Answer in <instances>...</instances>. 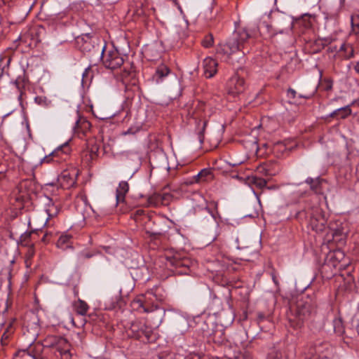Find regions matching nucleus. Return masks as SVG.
Segmentation results:
<instances>
[{"instance_id":"obj_1","label":"nucleus","mask_w":359,"mask_h":359,"mask_svg":"<svg viewBox=\"0 0 359 359\" xmlns=\"http://www.w3.org/2000/svg\"><path fill=\"white\" fill-rule=\"evenodd\" d=\"M165 311H158L156 313L155 321L150 326H147L142 320H135L130 323L129 328L126 330L127 334L130 337L137 339L149 340L152 329L157 328L163 321V316Z\"/></svg>"},{"instance_id":"obj_2","label":"nucleus","mask_w":359,"mask_h":359,"mask_svg":"<svg viewBox=\"0 0 359 359\" xmlns=\"http://www.w3.org/2000/svg\"><path fill=\"white\" fill-rule=\"evenodd\" d=\"M249 37L250 35L245 29L238 30L234 32L226 43L221 44L218 51L224 55H231L241 50L242 46Z\"/></svg>"},{"instance_id":"obj_3","label":"nucleus","mask_w":359,"mask_h":359,"mask_svg":"<svg viewBox=\"0 0 359 359\" xmlns=\"http://www.w3.org/2000/svg\"><path fill=\"white\" fill-rule=\"evenodd\" d=\"M125 55H122L117 49L114 48H103L101 58L104 66L110 69L121 67L124 63Z\"/></svg>"},{"instance_id":"obj_4","label":"nucleus","mask_w":359,"mask_h":359,"mask_svg":"<svg viewBox=\"0 0 359 359\" xmlns=\"http://www.w3.org/2000/svg\"><path fill=\"white\" fill-rule=\"evenodd\" d=\"M206 109L207 107L204 103H199L192 114L193 118L197 121L196 124L198 130V139L201 143L203 141V133L208 123V120L206 118L208 112L206 111Z\"/></svg>"},{"instance_id":"obj_5","label":"nucleus","mask_w":359,"mask_h":359,"mask_svg":"<svg viewBox=\"0 0 359 359\" xmlns=\"http://www.w3.org/2000/svg\"><path fill=\"white\" fill-rule=\"evenodd\" d=\"M70 151L71 149L69 143L67 142H65L62 145L57 147L49 155L46 156L41 162L49 163L51 161L60 163L61 161H66L70 154Z\"/></svg>"},{"instance_id":"obj_6","label":"nucleus","mask_w":359,"mask_h":359,"mask_svg":"<svg viewBox=\"0 0 359 359\" xmlns=\"http://www.w3.org/2000/svg\"><path fill=\"white\" fill-rule=\"evenodd\" d=\"M78 175L79 170L72 167L63 170L58 176L57 180L63 188L69 189L76 184Z\"/></svg>"},{"instance_id":"obj_7","label":"nucleus","mask_w":359,"mask_h":359,"mask_svg":"<svg viewBox=\"0 0 359 359\" xmlns=\"http://www.w3.org/2000/svg\"><path fill=\"white\" fill-rule=\"evenodd\" d=\"M146 298L144 295L138 296L132 301L130 304L131 308L133 310L140 313H154V316L156 318L157 311L162 310L159 309L156 306H147Z\"/></svg>"},{"instance_id":"obj_8","label":"nucleus","mask_w":359,"mask_h":359,"mask_svg":"<svg viewBox=\"0 0 359 359\" xmlns=\"http://www.w3.org/2000/svg\"><path fill=\"white\" fill-rule=\"evenodd\" d=\"M226 88L228 93L233 95H236L245 90V81L237 74L233 75L227 82Z\"/></svg>"},{"instance_id":"obj_9","label":"nucleus","mask_w":359,"mask_h":359,"mask_svg":"<svg viewBox=\"0 0 359 359\" xmlns=\"http://www.w3.org/2000/svg\"><path fill=\"white\" fill-rule=\"evenodd\" d=\"M313 306L310 300L300 299L297 304L296 315L299 320L303 321L306 320L311 313Z\"/></svg>"},{"instance_id":"obj_10","label":"nucleus","mask_w":359,"mask_h":359,"mask_svg":"<svg viewBox=\"0 0 359 359\" xmlns=\"http://www.w3.org/2000/svg\"><path fill=\"white\" fill-rule=\"evenodd\" d=\"M344 253L341 250L330 252L327 256L326 264L334 268L340 269L342 266L340 263L344 259Z\"/></svg>"},{"instance_id":"obj_11","label":"nucleus","mask_w":359,"mask_h":359,"mask_svg":"<svg viewBox=\"0 0 359 359\" xmlns=\"http://www.w3.org/2000/svg\"><path fill=\"white\" fill-rule=\"evenodd\" d=\"M203 66L206 78H212L217 73V62L212 57L204 59Z\"/></svg>"},{"instance_id":"obj_12","label":"nucleus","mask_w":359,"mask_h":359,"mask_svg":"<svg viewBox=\"0 0 359 359\" xmlns=\"http://www.w3.org/2000/svg\"><path fill=\"white\" fill-rule=\"evenodd\" d=\"M129 190V185L127 182L122 181L119 183L116 189V198L117 203L123 202L125 200L126 194Z\"/></svg>"},{"instance_id":"obj_13","label":"nucleus","mask_w":359,"mask_h":359,"mask_svg":"<svg viewBox=\"0 0 359 359\" xmlns=\"http://www.w3.org/2000/svg\"><path fill=\"white\" fill-rule=\"evenodd\" d=\"M169 74L170 69L166 65L161 64L156 68L155 74L153 76V79L156 83H160Z\"/></svg>"},{"instance_id":"obj_14","label":"nucleus","mask_w":359,"mask_h":359,"mask_svg":"<svg viewBox=\"0 0 359 359\" xmlns=\"http://www.w3.org/2000/svg\"><path fill=\"white\" fill-rule=\"evenodd\" d=\"M247 183L250 186L253 185L257 188L262 189L266 186L267 182L266 180L256 176H250L247 178Z\"/></svg>"},{"instance_id":"obj_15","label":"nucleus","mask_w":359,"mask_h":359,"mask_svg":"<svg viewBox=\"0 0 359 359\" xmlns=\"http://www.w3.org/2000/svg\"><path fill=\"white\" fill-rule=\"evenodd\" d=\"M71 241H72V236L69 234H62L60 236L57 243V246L59 248H61L62 250H65L68 248L71 247Z\"/></svg>"},{"instance_id":"obj_16","label":"nucleus","mask_w":359,"mask_h":359,"mask_svg":"<svg viewBox=\"0 0 359 359\" xmlns=\"http://www.w3.org/2000/svg\"><path fill=\"white\" fill-rule=\"evenodd\" d=\"M325 219L321 218L319 221L315 217H311L310 220V226L313 230L316 232L323 231L325 229Z\"/></svg>"},{"instance_id":"obj_17","label":"nucleus","mask_w":359,"mask_h":359,"mask_svg":"<svg viewBox=\"0 0 359 359\" xmlns=\"http://www.w3.org/2000/svg\"><path fill=\"white\" fill-rule=\"evenodd\" d=\"M355 101H353L350 104H347L344 107L338 108V118L344 119L346 118L348 116H350L352 113L351 106H353L355 104Z\"/></svg>"},{"instance_id":"obj_18","label":"nucleus","mask_w":359,"mask_h":359,"mask_svg":"<svg viewBox=\"0 0 359 359\" xmlns=\"http://www.w3.org/2000/svg\"><path fill=\"white\" fill-rule=\"evenodd\" d=\"M339 50L344 52L343 56L346 59L352 57L354 55L353 47L350 43H343L339 48Z\"/></svg>"},{"instance_id":"obj_19","label":"nucleus","mask_w":359,"mask_h":359,"mask_svg":"<svg viewBox=\"0 0 359 359\" xmlns=\"http://www.w3.org/2000/svg\"><path fill=\"white\" fill-rule=\"evenodd\" d=\"M175 328L179 332L182 334L187 332L189 328V323L187 319L184 318H180L177 319L175 323Z\"/></svg>"},{"instance_id":"obj_20","label":"nucleus","mask_w":359,"mask_h":359,"mask_svg":"<svg viewBox=\"0 0 359 359\" xmlns=\"http://www.w3.org/2000/svg\"><path fill=\"white\" fill-rule=\"evenodd\" d=\"M74 307L77 313L81 316H85L88 310V304L81 299L74 303Z\"/></svg>"},{"instance_id":"obj_21","label":"nucleus","mask_w":359,"mask_h":359,"mask_svg":"<svg viewBox=\"0 0 359 359\" xmlns=\"http://www.w3.org/2000/svg\"><path fill=\"white\" fill-rule=\"evenodd\" d=\"M46 212L48 215V218H51L56 216L59 212V209L57 205L52 203V201L49 200L48 208L46 209Z\"/></svg>"},{"instance_id":"obj_22","label":"nucleus","mask_w":359,"mask_h":359,"mask_svg":"<svg viewBox=\"0 0 359 359\" xmlns=\"http://www.w3.org/2000/svg\"><path fill=\"white\" fill-rule=\"evenodd\" d=\"M352 32L359 35V15H353L351 18Z\"/></svg>"},{"instance_id":"obj_23","label":"nucleus","mask_w":359,"mask_h":359,"mask_svg":"<svg viewBox=\"0 0 359 359\" xmlns=\"http://www.w3.org/2000/svg\"><path fill=\"white\" fill-rule=\"evenodd\" d=\"M50 345L60 348L61 346L67 345V341L62 337H53V341Z\"/></svg>"},{"instance_id":"obj_24","label":"nucleus","mask_w":359,"mask_h":359,"mask_svg":"<svg viewBox=\"0 0 359 359\" xmlns=\"http://www.w3.org/2000/svg\"><path fill=\"white\" fill-rule=\"evenodd\" d=\"M306 182L311 185V189L313 191H317L318 187L320 184L319 178L313 179L311 177H308L306 180Z\"/></svg>"},{"instance_id":"obj_25","label":"nucleus","mask_w":359,"mask_h":359,"mask_svg":"<svg viewBox=\"0 0 359 359\" xmlns=\"http://www.w3.org/2000/svg\"><path fill=\"white\" fill-rule=\"evenodd\" d=\"M214 40L212 34L206 35L204 39L202 40V46L205 48L211 47L213 44Z\"/></svg>"},{"instance_id":"obj_26","label":"nucleus","mask_w":359,"mask_h":359,"mask_svg":"<svg viewBox=\"0 0 359 359\" xmlns=\"http://www.w3.org/2000/svg\"><path fill=\"white\" fill-rule=\"evenodd\" d=\"M34 252H35L34 248L30 246L27 250L25 257V264L27 267L31 264V259L33 257Z\"/></svg>"},{"instance_id":"obj_27","label":"nucleus","mask_w":359,"mask_h":359,"mask_svg":"<svg viewBox=\"0 0 359 359\" xmlns=\"http://www.w3.org/2000/svg\"><path fill=\"white\" fill-rule=\"evenodd\" d=\"M189 261L188 259H175L172 264L176 267V268H180V267H185V268H188L189 267Z\"/></svg>"},{"instance_id":"obj_28","label":"nucleus","mask_w":359,"mask_h":359,"mask_svg":"<svg viewBox=\"0 0 359 359\" xmlns=\"http://www.w3.org/2000/svg\"><path fill=\"white\" fill-rule=\"evenodd\" d=\"M98 152V147L96 145L92 146L89 151L90 159L93 160L97 156Z\"/></svg>"},{"instance_id":"obj_29","label":"nucleus","mask_w":359,"mask_h":359,"mask_svg":"<svg viewBox=\"0 0 359 359\" xmlns=\"http://www.w3.org/2000/svg\"><path fill=\"white\" fill-rule=\"evenodd\" d=\"M93 254L88 252H81L78 255L79 259H88L93 257Z\"/></svg>"},{"instance_id":"obj_30","label":"nucleus","mask_w":359,"mask_h":359,"mask_svg":"<svg viewBox=\"0 0 359 359\" xmlns=\"http://www.w3.org/2000/svg\"><path fill=\"white\" fill-rule=\"evenodd\" d=\"M203 179V176L200 175V172L193 177V179L190 180L189 182H187V183L189 184H191L194 182H198L201 180Z\"/></svg>"},{"instance_id":"obj_31","label":"nucleus","mask_w":359,"mask_h":359,"mask_svg":"<svg viewBox=\"0 0 359 359\" xmlns=\"http://www.w3.org/2000/svg\"><path fill=\"white\" fill-rule=\"evenodd\" d=\"M257 172H259V173H260L262 175H269L268 170L263 165H261V166L257 168Z\"/></svg>"},{"instance_id":"obj_32","label":"nucleus","mask_w":359,"mask_h":359,"mask_svg":"<svg viewBox=\"0 0 359 359\" xmlns=\"http://www.w3.org/2000/svg\"><path fill=\"white\" fill-rule=\"evenodd\" d=\"M297 92L292 88L288 89L287 90V96L290 98H294L296 97Z\"/></svg>"},{"instance_id":"obj_33","label":"nucleus","mask_w":359,"mask_h":359,"mask_svg":"<svg viewBox=\"0 0 359 359\" xmlns=\"http://www.w3.org/2000/svg\"><path fill=\"white\" fill-rule=\"evenodd\" d=\"M210 171L207 169H203L201 172H200V175H201L203 176V179L207 176H208L210 175Z\"/></svg>"},{"instance_id":"obj_34","label":"nucleus","mask_w":359,"mask_h":359,"mask_svg":"<svg viewBox=\"0 0 359 359\" xmlns=\"http://www.w3.org/2000/svg\"><path fill=\"white\" fill-rule=\"evenodd\" d=\"M340 101L341 103H344V97H337L330 100V103L332 104L334 102Z\"/></svg>"},{"instance_id":"obj_35","label":"nucleus","mask_w":359,"mask_h":359,"mask_svg":"<svg viewBox=\"0 0 359 359\" xmlns=\"http://www.w3.org/2000/svg\"><path fill=\"white\" fill-rule=\"evenodd\" d=\"M338 112H339V111H337V109L334 110L332 112H331L327 116L331 117V118L338 117Z\"/></svg>"},{"instance_id":"obj_36","label":"nucleus","mask_w":359,"mask_h":359,"mask_svg":"<svg viewBox=\"0 0 359 359\" xmlns=\"http://www.w3.org/2000/svg\"><path fill=\"white\" fill-rule=\"evenodd\" d=\"M354 70L358 73L359 74V62H355V64L354 65Z\"/></svg>"},{"instance_id":"obj_37","label":"nucleus","mask_w":359,"mask_h":359,"mask_svg":"<svg viewBox=\"0 0 359 359\" xmlns=\"http://www.w3.org/2000/svg\"><path fill=\"white\" fill-rule=\"evenodd\" d=\"M135 131H133L131 128L128 129L126 131L123 133L124 135L134 134Z\"/></svg>"},{"instance_id":"obj_38","label":"nucleus","mask_w":359,"mask_h":359,"mask_svg":"<svg viewBox=\"0 0 359 359\" xmlns=\"http://www.w3.org/2000/svg\"><path fill=\"white\" fill-rule=\"evenodd\" d=\"M79 122H80V121H79V120H77V121H76V123H75V125H76V126H75V127H74V129H76V128L79 126Z\"/></svg>"},{"instance_id":"obj_39","label":"nucleus","mask_w":359,"mask_h":359,"mask_svg":"<svg viewBox=\"0 0 359 359\" xmlns=\"http://www.w3.org/2000/svg\"><path fill=\"white\" fill-rule=\"evenodd\" d=\"M149 294H154L153 290H151L150 292H148L146 295H149Z\"/></svg>"},{"instance_id":"obj_40","label":"nucleus","mask_w":359,"mask_h":359,"mask_svg":"<svg viewBox=\"0 0 359 359\" xmlns=\"http://www.w3.org/2000/svg\"><path fill=\"white\" fill-rule=\"evenodd\" d=\"M83 124H85L86 126H88L90 125L88 121H83Z\"/></svg>"},{"instance_id":"obj_41","label":"nucleus","mask_w":359,"mask_h":359,"mask_svg":"<svg viewBox=\"0 0 359 359\" xmlns=\"http://www.w3.org/2000/svg\"><path fill=\"white\" fill-rule=\"evenodd\" d=\"M138 214H142L143 212V210H139L137 211Z\"/></svg>"},{"instance_id":"obj_42","label":"nucleus","mask_w":359,"mask_h":359,"mask_svg":"<svg viewBox=\"0 0 359 359\" xmlns=\"http://www.w3.org/2000/svg\"><path fill=\"white\" fill-rule=\"evenodd\" d=\"M273 280L276 285L278 284L275 277H273Z\"/></svg>"},{"instance_id":"obj_43","label":"nucleus","mask_w":359,"mask_h":359,"mask_svg":"<svg viewBox=\"0 0 359 359\" xmlns=\"http://www.w3.org/2000/svg\"><path fill=\"white\" fill-rule=\"evenodd\" d=\"M299 97H304V98H306V99L309 98V96H302V95H299Z\"/></svg>"},{"instance_id":"obj_44","label":"nucleus","mask_w":359,"mask_h":359,"mask_svg":"<svg viewBox=\"0 0 359 359\" xmlns=\"http://www.w3.org/2000/svg\"><path fill=\"white\" fill-rule=\"evenodd\" d=\"M331 88H332V85H331V84H330V85L327 87V90H329V89H330Z\"/></svg>"},{"instance_id":"obj_45","label":"nucleus","mask_w":359,"mask_h":359,"mask_svg":"<svg viewBox=\"0 0 359 359\" xmlns=\"http://www.w3.org/2000/svg\"><path fill=\"white\" fill-rule=\"evenodd\" d=\"M179 273H187V271L184 270V271H180Z\"/></svg>"}]
</instances>
